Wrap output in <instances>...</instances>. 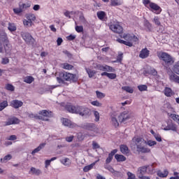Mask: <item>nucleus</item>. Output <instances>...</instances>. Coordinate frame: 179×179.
I'll return each instance as SVG.
<instances>
[{
	"instance_id": "nucleus-27",
	"label": "nucleus",
	"mask_w": 179,
	"mask_h": 179,
	"mask_svg": "<svg viewBox=\"0 0 179 179\" xmlns=\"http://www.w3.org/2000/svg\"><path fill=\"white\" fill-rule=\"evenodd\" d=\"M103 72H115V69L113 66H108L107 64L103 65Z\"/></svg>"
},
{
	"instance_id": "nucleus-53",
	"label": "nucleus",
	"mask_w": 179,
	"mask_h": 179,
	"mask_svg": "<svg viewBox=\"0 0 179 179\" xmlns=\"http://www.w3.org/2000/svg\"><path fill=\"white\" fill-rule=\"evenodd\" d=\"M124 54L120 53L117 55V60L115 62H122V58H124Z\"/></svg>"
},
{
	"instance_id": "nucleus-40",
	"label": "nucleus",
	"mask_w": 179,
	"mask_h": 179,
	"mask_svg": "<svg viewBox=\"0 0 179 179\" xmlns=\"http://www.w3.org/2000/svg\"><path fill=\"white\" fill-rule=\"evenodd\" d=\"M8 29L10 31H16V25L14 23H8Z\"/></svg>"
},
{
	"instance_id": "nucleus-26",
	"label": "nucleus",
	"mask_w": 179,
	"mask_h": 179,
	"mask_svg": "<svg viewBox=\"0 0 179 179\" xmlns=\"http://www.w3.org/2000/svg\"><path fill=\"white\" fill-rule=\"evenodd\" d=\"M122 3H124L122 0H110L111 6H120Z\"/></svg>"
},
{
	"instance_id": "nucleus-15",
	"label": "nucleus",
	"mask_w": 179,
	"mask_h": 179,
	"mask_svg": "<svg viewBox=\"0 0 179 179\" xmlns=\"http://www.w3.org/2000/svg\"><path fill=\"white\" fill-rule=\"evenodd\" d=\"M117 152H118V150L115 149L108 154V157L106 159V164H110V163L113 162V158L114 157V155H115V153H117Z\"/></svg>"
},
{
	"instance_id": "nucleus-57",
	"label": "nucleus",
	"mask_w": 179,
	"mask_h": 179,
	"mask_svg": "<svg viewBox=\"0 0 179 179\" xmlns=\"http://www.w3.org/2000/svg\"><path fill=\"white\" fill-rule=\"evenodd\" d=\"M76 31H77V33H82L83 32V26H76Z\"/></svg>"
},
{
	"instance_id": "nucleus-61",
	"label": "nucleus",
	"mask_w": 179,
	"mask_h": 179,
	"mask_svg": "<svg viewBox=\"0 0 179 179\" xmlns=\"http://www.w3.org/2000/svg\"><path fill=\"white\" fill-rule=\"evenodd\" d=\"M127 176H128L127 179H135L136 178L135 174H134L131 172H127Z\"/></svg>"
},
{
	"instance_id": "nucleus-17",
	"label": "nucleus",
	"mask_w": 179,
	"mask_h": 179,
	"mask_svg": "<svg viewBox=\"0 0 179 179\" xmlns=\"http://www.w3.org/2000/svg\"><path fill=\"white\" fill-rule=\"evenodd\" d=\"M83 128L87 131H94L96 129V125L93 123H85L83 124Z\"/></svg>"
},
{
	"instance_id": "nucleus-31",
	"label": "nucleus",
	"mask_w": 179,
	"mask_h": 179,
	"mask_svg": "<svg viewBox=\"0 0 179 179\" xmlns=\"http://www.w3.org/2000/svg\"><path fill=\"white\" fill-rule=\"evenodd\" d=\"M63 69H66L67 71H72L73 69V66L68 63H64L62 64Z\"/></svg>"
},
{
	"instance_id": "nucleus-21",
	"label": "nucleus",
	"mask_w": 179,
	"mask_h": 179,
	"mask_svg": "<svg viewBox=\"0 0 179 179\" xmlns=\"http://www.w3.org/2000/svg\"><path fill=\"white\" fill-rule=\"evenodd\" d=\"M164 93L166 97H171L174 94V92H173V90L170 87H165L164 90Z\"/></svg>"
},
{
	"instance_id": "nucleus-60",
	"label": "nucleus",
	"mask_w": 179,
	"mask_h": 179,
	"mask_svg": "<svg viewBox=\"0 0 179 179\" xmlns=\"http://www.w3.org/2000/svg\"><path fill=\"white\" fill-rule=\"evenodd\" d=\"M144 26L148 29H150V27H152V24H150L148 20H145L144 21Z\"/></svg>"
},
{
	"instance_id": "nucleus-24",
	"label": "nucleus",
	"mask_w": 179,
	"mask_h": 179,
	"mask_svg": "<svg viewBox=\"0 0 179 179\" xmlns=\"http://www.w3.org/2000/svg\"><path fill=\"white\" fill-rule=\"evenodd\" d=\"M96 15L99 20H104L107 14H106V12L100 10L96 13Z\"/></svg>"
},
{
	"instance_id": "nucleus-33",
	"label": "nucleus",
	"mask_w": 179,
	"mask_h": 179,
	"mask_svg": "<svg viewBox=\"0 0 179 179\" xmlns=\"http://www.w3.org/2000/svg\"><path fill=\"white\" fill-rule=\"evenodd\" d=\"M29 118H36V120H42L43 121H48V119H43V116L35 115L33 113L29 114Z\"/></svg>"
},
{
	"instance_id": "nucleus-51",
	"label": "nucleus",
	"mask_w": 179,
	"mask_h": 179,
	"mask_svg": "<svg viewBox=\"0 0 179 179\" xmlns=\"http://www.w3.org/2000/svg\"><path fill=\"white\" fill-rule=\"evenodd\" d=\"M153 22L157 26H161L162 25V23L160 22V20L159 19V17H155L154 20H153Z\"/></svg>"
},
{
	"instance_id": "nucleus-12",
	"label": "nucleus",
	"mask_w": 179,
	"mask_h": 179,
	"mask_svg": "<svg viewBox=\"0 0 179 179\" xmlns=\"http://www.w3.org/2000/svg\"><path fill=\"white\" fill-rule=\"evenodd\" d=\"M20 123V120L16 117L8 118V121L5 122L6 126L15 125Z\"/></svg>"
},
{
	"instance_id": "nucleus-6",
	"label": "nucleus",
	"mask_w": 179,
	"mask_h": 179,
	"mask_svg": "<svg viewBox=\"0 0 179 179\" xmlns=\"http://www.w3.org/2000/svg\"><path fill=\"white\" fill-rule=\"evenodd\" d=\"M109 29L113 33H116L117 34H121L122 31H124V28H122V26L120 25V22H110L109 25Z\"/></svg>"
},
{
	"instance_id": "nucleus-8",
	"label": "nucleus",
	"mask_w": 179,
	"mask_h": 179,
	"mask_svg": "<svg viewBox=\"0 0 179 179\" xmlns=\"http://www.w3.org/2000/svg\"><path fill=\"white\" fill-rule=\"evenodd\" d=\"M119 122H127L128 120H131V115L128 111H124L121 113L117 117Z\"/></svg>"
},
{
	"instance_id": "nucleus-25",
	"label": "nucleus",
	"mask_w": 179,
	"mask_h": 179,
	"mask_svg": "<svg viewBox=\"0 0 179 179\" xmlns=\"http://www.w3.org/2000/svg\"><path fill=\"white\" fill-rule=\"evenodd\" d=\"M115 159L117 160V162H125L127 160V157H125V156L122 155H120V154H116L115 155Z\"/></svg>"
},
{
	"instance_id": "nucleus-3",
	"label": "nucleus",
	"mask_w": 179,
	"mask_h": 179,
	"mask_svg": "<svg viewBox=\"0 0 179 179\" xmlns=\"http://www.w3.org/2000/svg\"><path fill=\"white\" fill-rule=\"evenodd\" d=\"M134 143H135L136 148H137V152H138V153H150L151 150L150 148H148V147H145L143 146V145L142 144L143 142H145L142 138L138 137H134L132 139Z\"/></svg>"
},
{
	"instance_id": "nucleus-20",
	"label": "nucleus",
	"mask_w": 179,
	"mask_h": 179,
	"mask_svg": "<svg viewBox=\"0 0 179 179\" xmlns=\"http://www.w3.org/2000/svg\"><path fill=\"white\" fill-rule=\"evenodd\" d=\"M39 114L43 115V117H47L48 118H51V117H52V112L48 111L47 110H43L40 111Z\"/></svg>"
},
{
	"instance_id": "nucleus-1",
	"label": "nucleus",
	"mask_w": 179,
	"mask_h": 179,
	"mask_svg": "<svg viewBox=\"0 0 179 179\" xmlns=\"http://www.w3.org/2000/svg\"><path fill=\"white\" fill-rule=\"evenodd\" d=\"M57 80L58 83L65 85V82H77L78 76L76 74L62 71L59 73V76L57 77Z\"/></svg>"
},
{
	"instance_id": "nucleus-62",
	"label": "nucleus",
	"mask_w": 179,
	"mask_h": 179,
	"mask_svg": "<svg viewBox=\"0 0 179 179\" xmlns=\"http://www.w3.org/2000/svg\"><path fill=\"white\" fill-rule=\"evenodd\" d=\"M154 137L155 138L156 141H157V142H162V136H160V134H155Z\"/></svg>"
},
{
	"instance_id": "nucleus-42",
	"label": "nucleus",
	"mask_w": 179,
	"mask_h": 179,
	"mask_svg": "<svg viewBox=\"0 0 179 179\" xmlns=\"http://www.w3.org/2000/svg\"><path fill=\"white\" fill-rule=\"evenodd\" d=\"M138 89L140 92H148V85H138Z\"/></svg>"
},
{
	"instance_id": "nucleus-19",
	"label": "nucleus",
	"mask_w": 179,
	"mask_h": 179,
	"mask_svg": "<svg viewBox=\"0 0 179 179\" xmlns=\"http://www.w3.org/2000/svg\"><path fill=\"white\" fill-rule=\"evenodd\" d=\"M19 6L22 9V11H24L26 9H29V8L31 6V2L27 1V3H20Z\"/></svg>"
},
{
	"instance_id": "nucleus-13",
	"label": "nucleus",
	"mask_w": 179,
	"mask_h": 179,
	"mask_svg": "<svg viewBox=\"0 0 179 179\" xmlns=\"http://www.w3.org/2000/svg\"><path fill=\"white\" fill-rule=\"evenodd\" d=\"M149 55H150V51L146 48H143L140 51L139 57L141 58V59H145V58H148Z\"/></svg>"
},
{
	"instance_id": "nucleus-34",
	"label": "nucleus",
	"mask_w": 179,
	"mask_h": 179,
	"mask_svg": "<svg viewBox=\"0 0 179 179\" xmlns=\"http://www.w3.org/2000/svg\"><path fill=\"white\" fill-rule=\"evenodd\" d=\"M86 72L88 73L89 78H93L96 73V71L92 70L90 69H86Z\"/></svg>"
},
{
	"instance_id": "nucleus-39",
	"label": "nucleus",
	"mask_w": 179,
	"mask_h": 179,
	"mask_svg": "<svg viewBox=\"0 0 179 179\" xmlns=\"http://www.w3.org/2000/svg\"><path fill=\"white\" fill-rule=\"evenodd\" d=\"M144 143H145L146 145H148L150 148H152V146H155V145H157V142L152 140H148V141H144Z\"/></svg>"
},
{
	"instance_id": "nucleus-64",
	"label": "nucleus",
	"mask_w": 179,
	"mask_h": 179,
	"mask_svg": "<svg viewBox=\"0 0 179 179\" xmlns=\"http://www.w3.org/2000/svg\"><path fill=\"white\" fill-rule=\"evenodd\" d=\"M150 73L151 75H152L153 76H156L157 75V71H156V69H152L150 71Z\"/></svg>"
},
{
	"instance_id": "nucleus-45",
	"label": "nucleus",
	"mask_w": 179,
	"mask_h": 179,
	"mask_svg": "<svg viewBox=\"0 0 179 179\" xmlns=\"http://www.w3.org/2000/svg\"><path fill=\"white\" fill-rule=\"evenodd\" d=\"M15 15H20L23 12V10L19 6V8H15L13 9Z\"/></svg>"
},
{
	"instance_id": "nucleus-41",
	"label": "nucleus",
	"mask_w": 179,
	"mask_h": 179,
	"mask_svg": "<svg viewBox=\"0 0 179 179\" xmlns=\"http://www.w3.org/2000/svg\"><path fill=\"white\" fill-rule=\"evenodd\" d=\"M6 107H8V101H3V102L0 103V111L5 110Z\"/></svg>"
},
{
	"instance_id": "nucleus-56",
	"label": "nucleus",
	"mask_w": 179,
	"mask_h": 179,
	"mask_svg": "<svg viewBox=\"0 0 179 179\" xmlns=\"http://www.w3.org/2000/svg\"><path fill=\"white\" fill-rule=\"evenodd\" d=\"M8 64H9V58H8V57L2 58V59H1V64L2 65H6Z\"/></svg>"
},
{
	"instance_id": "nucleus-44",
	"label": "nucleus",
	"mask_w": 179,
	"mask_h": 179,
	"mask_svg": "<svg viewBox=\"0 0 179 179\" xmlns=\"http://www.w3.org/2000/svg\"><path fill=\"white\" fill-rule=\"evenodd\" d=\"M27 19L30 22H34V20H36V15H34V14H28L27 15Z\"/></svg>"
},
{
	"instance_id": "nucleus-46",
	"label": "nucleus",
	"mask_w": 179,
	"mask_h": 179,
	"mask_svg": "<svg viewBox=\"0 0 179 179\" xmlns=\"http://www.w3.org/2000/svg\"><path fill=\"white\" fill-rule=\"evenodd\" d=\"M96 94L97 99H104V97H106V94L100 92L99 91H96Z\"/></svg>"
},
{
	"instance_id": "nucleus-32",
	"label": "nucleus",
	"mask_w": 179,
	"mask_h": 179,
	"mask_svg": "<svg viewBox=\"0 0 179 179\" xmlns=\"http://www.w3.org/2000/svg\"><path fill=\"white\" fill-rule=\"evenodd\" d=\"M12 159V155L10 154H8L6 155L3 158L1 159V163H7L9 162V160H11Z\"/></svg>"
},
{
	"instance_id": "nucleus-5",
	"label": "nucleus",
	"mask_w": 179,
	"mask_h": 179,
	"mask_svg": "<svg viewBox=\"0 0 179 179\" xmlns=\"http://www.w3.org/2000/svg\"><path fill=\"white\" fill-rule=\"evenodd\" d=\"M21 36L24 41H25V43L28 44V45H33L36 41V40H34V38H33L31 34H30V33L29 32L22 31Z\"/></svg>"
},
{
	"instance_id": "nucleus-49",
	"label": "nucleus",
	"mask_w": 179,
	"mask_h": 179,
	"mask_svg": "<svg viewBox=\"0 0 179 179\" xmlns=\"http://www.w3.org/2000/svg\"><path fill=\"white\" fill-rule=\"evenodd\" d=\"M111 121L115 128H117V127H119L120 123H118V120H117L116 117H112Z\"/></svg>"
},
{
	"instance_id": "nucleus-37",
	"label": "nucleus",
	"mask_w": 179,
	"mask_h": 179,
	"mask_svg": "<svg viewBox=\"0 0 179 179\" xmlns=\"http://www.w3.org/2000/svg\"><path fill=\"white\" fill-rule=\"evenodd\" d=\"M169 117H171V118L172 120H173L176 122H177V124H178L179 125V115L177 114H174V113H171Z\"/></svg>"
},
{
	"instance_id": "nucleus-43",
	"label": "nucleus",
	"mask_w": 179,
	"mask_h": 179,
	"mask_svg": "<svg viewBox=\"0 0 179 179\" xmlns=\"http://www.w3.org/2000/svg\"><path fill=\"white\" fill-rule=\"evenodd\" d=\"M61 164L64 166H69L71 164V160L69 158H65L61 160Z\"/></svg>"
},
{
	"instance_id": "nucleus-22",
	"label": "nucleus",
	"mask_w": 179,
	"mask_h": 179,
	"mask_svg": "<svg viewBox=\"0 0 179 179\" xmlns=\"http://www.w3.org/2000/svg\"><path fill=\"white\" fill-rule=\"evenodd\" d=\"M120 152L123 155H128L129 153V148H128V146L127 145H121L120 146Z\"/></svg>"
},
{
	"instance_id": "nucleus-38",
	"label": "nucleus",
	"mask_w": 179,
	"mask_h": 179,
	"mask_svg": "<svg viewBox=\"0 0 179 179\" xmlns=\"http://www.w3.org/2000/svg\"><path fill=\"white\" fill-rule=\"evenodd\" d=\"M122 90H124V92H127V93L132 94L134 93V89L129 86H124L122 87Z\"/></svg>"
},
{
	"instance_id": "nucleus-2",
	"label": "nucleus",
	"mask_w": 179,
	"mask_h": 179,
	"mask_svg": "<svg viewBox=\"0 0 179 179\" xmlns=\"http://www.w3.org/2000/svg\"><path fill=\"white\" fill-rule=\"evenodd\" d=\"M157 57L163 61L162 65L166 69H169L174 64V59L167 52H160L157 53Z\"/></svg>"
},
{
	"instance_id": "nucleus-47",
	"label": "nucleus",
	"mask_w": 179,
	"mask_h": 179,
	"mask_svg": "<svg viewBox=\"0 0 179 179\" xmlns=\"http://www.w3.org/2000/svg\"><path fill=\"white\" fill-rule=\"evenodd\" d=\"M6 90H8L10 92H14L15 91V87L12 85V84H7L6 85Z\"/></svg>"
},
{
	"instance_id": "nucleus-52",
	"label": "nucleus",
	"mask_w": 179,
	"mask_h": 179,
	"mask_svg": "<svg viewBox=\"0 0 179 179\" xmlns=\"http://www.w3.org/2000/svg\"><path fill=\"white\" fill-rule=\"evenodd\" d=\"M91 104L92 106H94L95 107H101V106H103V104L100 102H99V101H94L92 102H91Z\"/></svg>"
},
{
	"instance_id": "nucleus-9",
	"label": "nucleus",
	"mask_w": 179,
	"mask_h": 179,
	"mask_svg": "<svg viewBox=\"0 0 179 179\" xmlns=\"http://www.w3.org/2000/svg\"><path fill=\"white\" fill-rule=\"evenodd\" d=\"M150 8L152 12H155L156 15H160L162 13V8L159 6V5L155 3H150Z\"/></svg>"
},
{
	"instance_id": "nucleus-50",
	"label": "nucleus",
	"mask_w": 179,
	"mask_h": 179,
	"mask_svg": "<svg viewBox=\"0 0 179 179\" xmlns=\"http://www.w3.org/2000/svg\"><path fill=\"white\" fill-rule=\"evenodd\" d=\"M94 115L95 117L96 122H99V121H100V113H99V112H97V111H94Z\"/></svg>"
},
{
	"instance_id": "nucleus-23",
	"label": "nucleus",
	"mask_w": 179,
	"mask_h": 179,
	"mask_svg": "<svg viewBox=\"0 0 179 179\" xmlns=\"http://www.w3.org/2000/svg\"><path fill=\"white\" fill-rule=\"evenodd\" d=\"M45 146V143H41L38 147H37L36 148H35V149L31 152V155H36V153H38V152H40V150H41V149H43V148H44Z\"/></svg>"
},
{
	"instance_id": "nucleus-10",
	"label": "nucleus",
	"mask_w": 179,
	"mask_h": 179,
	"mask_svg": "<svg viewBox=\"0 0 179 179\" xmlns=\"http://www.w3.org/2000/svg\"><path fill=\"white\" fill-rule=\"evenodd\" d=\"M61 121L64 127H68L69 128H75L76 127V124L73 123L69 119L62 117Z\"/></svg>"
},
{
	"instance_id": "nucleus-28",
	"label": "nucleus",
	"mask_w": 179,
	"mask_h": 179,
	"mask_svg": "<svg viewBox=\"0 0 179 179\" xmlns=\"http://www.w3.org/2000/svg\"><path fill=\"white\" fill-rule=\"evenodd\" d=\"M167 176H169V171L167 170H164V172H162L160 171L157 172V176L160 177L161 178H166Z\"/></svg>"
},
{
	"instance_id": "nucleus-4",
	"label": "nucleus",
	"mask_w": 179,
	"mask_h": 179,
	"mask_svg": "<svg viewBox=\"0 0 179 179\" xmlns=\"http://www.w3.org/2000/svg\"><path fill=\"white\" fill-rule=\"evenodd\" d=\"M122 38L126 40L124 45H127V47H132V45H134L132 41H138V37L134 34L131 35L129 34H124Z\"/></svg>"
},
{
	"instance_id": "nucleus-18",
	"label": "nucleus",
	"mask_w": 179,
	"mask_h": 179,
	"mask_svg": "<svg viewBox=\"0 0 179 179\" xmlns=\"http://www.w3.org/2000/svg\"><path fill=\"white\" fill-rule=\"evenodd\" d=\"M164 131H173V132H177V125L173 123L169 124L166 127L164 128Z\"/></svg>"
},
{
	"instance_id": "nucleus-35",
	"label": "nucleus",
	"mask_w": 179,
	"mask_h": 179,
	"mask_svg": "<svg viewBox=\"0 0 179 179\" xmlns=\"http://www.w3.org/2000/svg\"><path fill=\"white\" fill-rule=\"evenodd\" d=\"M24 82L30 85V83H33V82H34V78L32 76H27L24 78Z\"/></svg>"
},
{
	"instance_id": "nucleus-59",
	"label": "nucleus",
	"mask_w": 179,
	"mask_h": 179,
	"mask_svg": "<svg viewBox=\"0 0 179 179\" xmlns=\"http://www.w3.org/2000/svg\"><path fill=\"white\" fill-rule=\"evenodd\" d=\"M104 68V65L100 64H96L95 66V69H98V71H102Z\"/></svg>"
},
{
	"instance_id": "nucleus-48",
	"label": "nucleus",
	"mask_w": 179,
	"mask_h": 179,
	"mask_svg": "<svg viewBox=\"0 0 179 179\" xmlns=\"http://www.w3.org/2000/svg\"><path fill=\"white\" fill-rule=\"evenodd\" d=\"M104 169H106V170H108L110 173H115L114 168L110 165H105Z\"/></svg>"
},
{
	"instance_id": "nucleus-63",
	"label": "nucleus",
	"mask_w": 179,
	"mask_h": 179,
	"mask_svg": "<svg viewBox=\"0 0 179 179\" xmlns=\"http://www.w3.org/2000/svg\"><path fill=\"white\" fill-rule=\"evenodd\" d=\"M100 145L95 141L92 142V149H99Z\"/></svg>"
},
{
	"instance_id": "nucleus-14",
	"label": "nucleus",
	"mask_w": 179,
	"mask_h": 179,
	"mask_svg": "<svg viewBox=\"0 0 179 179\" xmlns=\"http://www.w3.org/2000/svg\"><path fill=\"white\" fill-rule=\"evenodd\" d=\"M66 109L69 113H71L72 114H78L79 110V106H73V105H67L66 106Z\"/></svg>"
},
{
	"instance_id": "nucleus-30",
	"label": "nucleus",
	"mask_w": 179,
	"mask_h": 179,
	"mask_svg": "<svg viewBox=\"0 0 179 179\" xmlns=\"http://www.w3.org/2000/svg\"><path fill=\"white\" fill-rule=\"evenodd\" d=\"M97 163V161L91 164L90 165L86 166L83 168V171L85 173H87V171H90V170H92V169H93V166H94V164H96Z\"/></svg>"
},
{
	"instance_id": "nucleus-55",
	"label": "nucleus",
	"mask_w": 179,
	"mask_h": 179,
	"mask_svg": "<svg viewBox=\"0 0 179 179\" xmlns=\"http://www.w3.org/2000/svg\"><path fill=\"white\" fill-rule=\"evenodd\" d=\"M23 23H24V26H33V22L31 21H29V20H24L23 21Z\"/></svg>"
},
{
	"instance_id": "nucleus-11",
	"label": "nucleus",
	"mask_w": 179,
	"mask_h": 179,
	"mask_svg": "<svg viewBox=\"0 0 179 179\" xmlns=\"http://www.w3.org/2000/svg\"><path fill=\"white\" fill-rule=\"evenodd\" d=\"M78 114L80 115H89L90 114V109L85 107V106H78Z\"/></svg>"
},
{
	"instance_id": "nucleus-29",
	"label": "nucleus",
	"mask_w": 179,
	"mask_h": 179,
	"mask_svg": "<svg viewBox=\"0 0 179 179\" xmlns=\"http://www.w3.org/2000/svg\"><path fill=\"white\" fill-rule=\"evenodd\" d=\"M170 80H173V82H175V83H179V76H177L176 73H172L169 76Z\"/></svg>"
},
{
	"instance_id": "nucleus-7",
	"label": "nucleus",
	"mask_w": 179,
	"mask_h": 179,
	"mask_svg": "<svg viewBox=\"0 0 179 179\" xmlns=\"http://www.w3.org/2000/svg\"><path fill=\"white\" fill-rule=\"evenodd\" d=\"M148 171V166H141L138 169L137 173V177L139 179H150L149 176H145L146 172Z\"/></svg>"
},
{
	"instance_id": "nucleus-58",
	"label": "nucleus",
	"mask_w": 179,
	"mask_h": 179,
	"mask_svg": "<svg viewBox=\"0 0 179 179\" xmlns=\"http://www.w3.org/2000/svg\"><path fill=\"white\" fill-rule=\"evenodd\" d=\"M108 79H115L117 78V74L114 73H108Z\"/></svg>"
},
{
	"instance_id": "nucleus-16",
	"label": "nucleus",
	"mask_w": 179,
	"mask_h": 179,
	"mask_svg": "<svg viewBox=\"0 0 179 179\" xmlns=\"http://www.w3.org/2000/svg\"><path fill=\"white\" fill-rule=\"evenodd\" d=\"M10 106L13 107V108H20V107L23 106V101L15 99L11 101Z\"/></svg>"
},
{
	"instance_id": "nucleus-36",
	"label": "nucleus",
	"mask_w": 179,
	"mask_h": 179,
	"mask_svg": "<svg viewBox=\"0 0 179 179\" xmlns=\"http://www.w3.org/2000/svg\"><path fill=\"white\" fill-rule=\"evenodd\" d=\"M30 171H31L32 174H35V176H40V174H41V170L37 169L34 167H31Z\"/></svg>"
},
{
	"instance_id": "nucleus-54",
	"label": "nucleus",
	"mask_w": 179,
	"mask_h": 179,
	"mask_svg": "<svg viewBox=\"0 0 179 179\" xmlns=\"http://www.w3.org/2000/svg\"><path fill=\"white\" fill-rule=\"evenodd\" d=\"M173 71L176 73V75H179V64H175L173 66Z\"/></svg>"
}]
</instances>
